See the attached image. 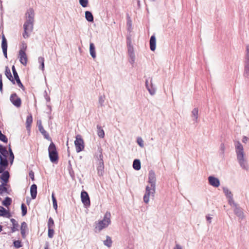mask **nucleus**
Instances as JSON below:
<instances>
[{
  "mask_svg": "<svg viewBox=\"0 0 249 249\" xmlns=\"http://www.w3.org/2000/svg\"><path fill=\"white\" fill-rule=\"evenodd\" d=\"M148 182L150 184L151 187L148 186L146 187L145 193L143 196V201L145 203L149 202L150 196H153L155 193L156 178L155 172L152 170L149 172Z\"/></svg>",
  "mask_w": 249,
  "mask_h": 249,
  "instance_id": "1",
  "label": "nucleus"
},
{
  "mask_svg": "<svg viewBox=\"0 0 249 249\" xmlns=\"http://www.w3.org/2000/svg\"><path fill=\"white\" fill-rule=\"evenodd\" d=\"M235 148L238 163L243 169L248 171L249 166L247 160L245 158V153L243 145L240 142L237 141L235 142Z\"/></svg>",
  "mask_w": 249,
  "mask_h": 249,
  "instance_id": "2",
  "label": "nucleus"
},
{
  "mask_svg": "<svg viewBox=\"0 0 249 249\" xmlns=\"http://www.w3.org/2000/svg\"><path fill=\"white\" fill-rule=\"evenodd\" d=\"M50 142L51 143L48 147V153L50 160L53 163H57L59 160L58 153L55 144L52 141Z\"/></svg>",
  "mask_w": 249,
  "mask_h": 249,
  "instance_id": "3",
  "label": "nucleus"
},
{
  "mask_svg": "<svg viewBox=\"0 0 249 249\" xmlns=\"http://www.w3.org/2000/svg\"><path fill=\"white\" fill-rule=\"evenodd\" d=\"M99 152L100 154L99 156H97V170L98 176H102L104 173L105 168L103 160V156L102 154V149L101 148H99Z\"/></svg>",
  "mask_w": 249,
  "mask_h": 249,
  "instance_id": "4",
  "label": "nucleus"
},
{
  "mask_svg": "<svg viewBox=\"0 0 249 249\" xmlns=\"http://www.w3.org/2000/svg\"><path fill=\"white\" fill-rule=\"evenodd\" d=\"M244 76L249 79V45L246 46V54L244 59Z\"/></svg>",
  "mask_w": 249,
  "mask_h": 249,
  "instance_id": "5",
  "label": "nucleus"
},
{
  "mask_svg": "<svg viewBox=\"0 0 249 249\" xmlns=\"http://www.w3.org/2000/svg\"><path fill=\"white\" fill-rule=\"evenodd\" d=\"M34 28V23L25 22L23 25L24 32L23 33V37L24 38H27L30 36V33H31Z\"/></svg>",
  "mask_w": 249,
  "mask_h": 249,
  "instance_id": "6",
  "label": "nucleus"
},
{
  "mask_svg": "<svg viewBox=\"0 0 249 249\" xmlns=\"http://www.w3.org/2000/svg\"><path fill=\"white\" fill-rule=\"evenodd\" d=\"M74 144L76 148V151L77 153L80 152L84 149V142L81 135H77L76 136V139L74 141Z\"/></svg>",
  "mask_w": 249,
  "mask_h": 249,
  "instance_id": "7",
  "label": "nucleus"
},
{
  "mask_svg": "<svg viewBox=\"0 0 249 249\" xmlns=\"http://www.w3.org/2000/svg\"><path fill=\"white\" fill-rule=\"evenodd\" d=\"M10 102L17 107H19L21 105V100L16 93H12L10 97Z\"/></svg>",
  "mask_w": 249,
  "mask_h": 249,
  "instance_id": "8",
  "label": "nucleus"
},
{
  "mask_svg": "<svg viewBox=\"0 0 249 249\" xmlns=\"http://www.w3.org/2000/svg\"><path fill=\"white\" fill-rule=\"evenodd\" d=\"M81 201L86 207H89L90 204V198L88 193L83 190L81 193Z\"/></svg>",
  "mask_w": 249,
  "mask_h": 249,
  "instance_id": "9",
  "label": "nucleus"
},
{
  "mask_svg": "<svg viewBox=\"0 0 249 249\" xmlns=\"http://www.w3.org/2000/svg\"><path fill=\"white\" fill-rule=\"evenodd\" d=\"M111 223V221H105V219L99 221L97 226L95 228V232L100 231L103 229L107 227Z\"/></svg>",
  "mask_w": 249,
  "mask_h": 249,
  "instance_id": "10",
  "label": "nucleus"
},
{
  "mask_svg": "<svg viewBox=\"0 0 249 249\" xmlns=\"http://www.w3.org/2000/svg\"><path fill=\"white\" fill-rule=\"evenodd\" d=\"M26 22L34 23L35 13L32 8H29L26 13Z\"/></svg>",
  "mask_w": 249,
  "mask_h": 249,
  "instance_id": "11",
  "label": "nucleus"
},
{
  "mask_svg": "<svg viewBox=\"0 0 249 249\" xmlns=\"http://www.w3.org/2000/svg\"><path fill=\"white\" fill-rule=\"evenodd\" d=\"M209 183L210 185L214 187H218L220 186V182L219 179L213 176H210L208 178Z\"/></svg>",
  "mask_w": 249,
  "mask_h": 249,
  "instance_id": "12",
  "label": "nucleus"
},
{
  "mask_svg": "<svg viewBox=\"0 0 249 249\" xmlns=\"http://www.w3.org/2000/svg\"><path fill=\"white\" fill-rule=\"evenodd\" d=\"M2 41H1V48L2 50V52L4 55V56L7 58V39L5 38L4 35L2 36L1 37Z\"/></svg>",
  "mask_w": 249,
  "mask_h": 249,
  "instance_id": "13",
  "label": "nucleus"
},
{
  "mask_svg": "<svg viewBox=\"0 0 249 249\" xmlns=\"http://www.w3.org/2000/svg\"><path fill=\"white\" fill-rule=\"evenodd\" d=\"M152 78H151V79H150V84L149 85L148 84V81L147 79H146L145 80V87H146V89H147V90L149 92V93L151 95H153L156 93V89L154 86V85H153V83L152 82Z\"/></svg>",
  "mask_w": 249,
  "mask_h": 249,
  "instance_id": "14",
  "label": "nucleus"
},
{
  "mask_svg": "<svg viewBox=\"0 0 249 249\" xmlns=\"http://www.w3.org/2000/svg\"><path fill=\"white\" fill-rule=\"evenodd\" d=\"M0 175V179L1 183H7L10 177V173L8 171H3Z\"/></svg>",
  "mask_w": 249,
  "mask_h": 249,
  "instance_id": "15",
  "label": "nucleus"
},
{
  "mask_svg": "<svg viewBox=\"0 0 249 249\" xmlns=\"http://www.w3.org/2000/svg\"><path fill=\"white\" fill-rule=\"evenodd\" d=\"M19 55L20 58V62L24 66H26L27 62V56L25 51L22 49H20L19 51Z\"/></svg>",
  "mask_w": 249,
  "mask_h": 249,
  "instance_id": "16",
  "label": "nucleus"
},
{
  "mask_svg": "<svg viewBox=\"0 0 249 249\" xmlns=\"http://www.w3.org/2000/svg\"><path fill=\"white\" fill-rule=\"evenodd\" d=\"M8 160L7 158H3L0 160V173L2 172L3 171H6V169L8 166Z\"/></svg>",
  "mask_w": 249,
  "mask_h": 249,
  "instance_id": "17",
  "label": "nucleus"
},
{
  "mask_svg": "<svg viewBox=\"0 0 249 249\" xmlns=\"http://www.w3.org/2000/svg\"><path fill=\"white\" fill-rule=\"evenodd\" d=\"M127 47V51L128 55L130 58V62L131 64H133L135 59V55L134 52V48L133 45L132 46H128Z\"/></svg>",
  "mask_w": 249,
  "mask_h": 249,
  "instance_id": "18",
  "label": "nucleus"
},
{
  "mask_svg": "<svg viewBox=\"0 0 249 249\" xmlns=\"http://www.w3.org/2000/svg\"><path fill=\"white\" fill-rule=\"evenodd\" d=\"M234 213L237 217L241 219H243L244 218L243 210L242 208L238 206V205L234 207Z\"/></svg>",
  "mask_w": 249,
  "mask_h": 249,
  "instance_id": "19",
  "label": "nucleus"
},
{
  "mask_svg": "<svg viewBox=\"0 0 249 249\" xmlns=\"http://www.w3.org/2000/svg\"><path fill=\"white\" fill-rule=\"evenodd\" d=\"M0 216L10 218L12 216V214L9 210H6L2 206H0Z\"/></svg>",
  "mask_w": 249,
  "mask_h": 249,
  "instance_id": "20",
  "label": "nucleus"
},
{
  "mask_svg": "<svg viewBox=\"0 0 249 249\" xmlns=\"http://www.w3.org/2000/svg\"><path fill=\"white\" fill-rule=\"evenodd\" d=\"M150 49L152 51H154L156 47V38L154 35H152L150 39Z\"/></svg>",
  "mask_w": 249,
  "mask_h": 249,
  "instance_id": "21",
  "label": "nucleus"
},
{
  "mask_svg": "<svg viewBox=\"0 0 249 249\" xmlns=\"http://www.w3.org/2000/svg\"><path fill=\"white\" fill-rule=\"evenodd\" d=\"M37 185L36 184H33L31 185L30 188V193L31 197L33 199H35L37 196Z\"/></svg>",
  "mask_w": 249,
  "mask_h": 249,
  "instance_id": "22",
  "label": "nucleus"
},
{
  "mask_svg": "<svg viewBox=\"0 0 249 249\" xmlns=\"http://www.w3.org/2000/svg\"><path fill=\"white\" fill-rule=\"evenodd\" d=\"M5 74L7 78L13 84H15V80L14 78L13 77L10 70L9 69V68L7 66L5 68Z\"/></svg>",
  "mask_w": 249,
  "mask_h": 249,
  "instance_id": "23",
  "label": "nucleus"
},
{
  "mask_svg": "<svg viewBox=\"0 0 249 249\" xmlns=\"http://www.w3.org/2000/svg\"><path fill=\"white\" fill-rule=\"evenodd\" d=\"M10 221L11 222L12 224L13 227L11 228V232H14L17 231L18 230V227L19 226L18 223V221H17L14 218H11Z\"/></svg>",
  "mask_w": 249,
  "mask_h": 249,
  "instance_id": "24",
  "label": "nucleus"
},
{
  "mask_svg": "<svg viewBox=\"0 0 249 249\" xmlns=\"http://www.w3.org/2000/svg\"><path fill=\"white\" fill-rule=\"evenodd\" d=\"M89 52L90 55L93 59L96 58L95 47L93 43L90 42L89 44Z\"/></svg>",
  "mask_w": 249,
  "mask_h": 249,
  "instance_id": "25",
  "label": "nucleus"
},
{
  "mask_svg": "<svg viewBox=\"0 0 249 249\" xmlns=\"http://www.w3.org/2000/svg\"><path fill=\"white\" fill-rule=\"evenodd\" d=\"M85 18L89 22H93L94 21L93 16L90 11H86L85 12Z\"/></svg>",
  "mask_w": 249,
  "mask_h": 249,
  "instance_id": "26",
  "label": "nucleus"
},
{
  "mask_svg": "<svg viewBox=\"0 0 249 249\" xmlns=\"http://www.w3.org/2000/svg\"><path fill=\"white\" fill-rule=\"evenodd\" d=\"M97 133L99 137L100 138H104L105 137V132L102 126L99 124H97Z\"/></svg>",
  "mask_w": 249,
  "mask_h": 249,
  "instance_id": "27",
  "label": "nucleus"
},
{
  "mask_svg": "<svg viewBox=\"0 0 249 249\" xmlns=\"http://www.w3.org/2000/svg\"><path fill=\"white\" fill-rule=\"evenodd\" d=\"M33 122V117L31 114L28 115L26 120V128L27 130H30L31 124Z\"/></svg>",
  "mask_w": 249,
  "mask_h": 249,
  "instance_id": "28",
  "label": "nucleus"
},
{
  "mask_svg": "<svg viewBox=\"0 0 249 249\" xmlns=\"http://www.w3.org/2000/svg\"><path fill=\"white\" fill-rule=\"evenodd\" d=\"M133 167L135 170H136L137 171H138L141 169V161H140V160L135 159L133 160Z\"/></svg>",
  "mask_w": 249,
  "mask_h": 249,
  "instance_id": "29",
  "label": "nucleus"
},
{
  "mask_svg": "<svg viewBox=\"0 0 249 249\" xmlns=\"http://www.w3.org/2000/svg\"><path fill=\"white\" fill-rule=\"evenodd\" d=\"M12 202V198L9 196H6L2 201V204L6 207H8L10 205H11Z\"/></svg>",
  "mask_w": 249,
  "mask_h": 249,
  "instance_id": "30",
  "label": "nucleus"
},
{
  "mask_svg": "<svg viewBox=\"0 0 249 249\" xmlns=\"http://www.w3.org/2000/svg\"><path fill=\"white\" fill-rule=\"evenodd\" d=\"M39 132L42 134V135L44 136V138L47 139L49 141H52V139L50 137L49 133L44 129H42L39 131Z\"/></svg>",
  "mask_w": 249,
  "mask_h": 249,
  "instance_id": "31",
  "label": "nucleus"
},
{
  "mask_svg": "<svg viewBox=\"0 0 249 249\" xmlns=\"http://www.w3.org/2000/svg\"><path fill=\"white\" fill-rule=\"evenodd\" d=\"M223 191L224 193L225 194V196L227 198L231 197V196H233V195L231 193V191H230L227 187H223Z\"/></svg>",
  "mask_w": 249,
  "mask_h": 249,
  "instance_id": "32",
  "label": "nucleus"
},
{
  "mask_svg": "<svg viewBox=\"0 0 249 249\" xmlns=\"http://www.w3.org/2000/svg\"><path fill=\"white\" fill-rule=\"evenodd\" d=\"M0 153L3 157L7 158L8 151L6 147L2 145L0 147Z\"/></svg>",
  "mask_w": 249,
  "mask_h": 249,
  "instance_id": "33",
  "label": "nucleus"
},
{
  "mask_svg": "<svg viewBox=\"0 0 249 249\" xmlns=\"http://www.w3.org/2000/svg\"><path fill=\"white\" fill-rule=\"evenodd\" d=\"M112 241L111 238L108 235L106 236V240L104 241V244L107 247H110L112 246Z\"/></svg>",
  "mask_w": 249,
  "mask_h": 249,
  "instance_id": "34",
  "label": "nucleus"
},
{
  "mask_svg": "<svg viewBox=\"0 0 249 249\" xmlns=\"http://www.w3.org/2000/svg\"><path fill=\"white\" fill-rule=\"evenodd\" d=\"M38 62L40 65L39 68L43 71L44 70V58L41 56L39 57Z\"/></svg>",
  "mask_w": 249,
  "mask_h": 249,
  "instance_id": "35",
  "label": "nucleus"
},
{
  "mask_svg": "<svg viewBox=\"0 0 249 249\" xmlns=\"http://www.w3.org/2000/svg\"><path fill=\"white\" fill-rule=\"evenodd\" d=\"M7 183H1L0 185V195H2L3 193L7 192V188L6 187Z\"/></svg>",
  "mask_w": 249,
  "mask_h": 249,
  "instance_id": "36",
  "label": "nucleus"
},
{
  "mask_svg": "<svg viewBox=\"0 0 249 249\" xmlns=\"http://www.w3.org/2000/svg\"><path fill=\"white\" fill-rule=\"evenodd\" d=\"M13 246L16 248H19L22 247L23 245L21 240H15L13 241Z\"/></svg>",
  "mask_w": 249,
  "mask_h": 249,
  "instance_id": "37",
  "label": "nucleus"
},
{
  "mask_svg": "<svg viewBox=\"0 0 249 249\" xmlns=\"http://www.w3.org/2000/svg\"><path fill=\"white\" fill-rule=\"evenodd\" d=\"M0 141L3 142L4 143H7L8 141V139L6 136L3 134L1 131L0 130Z\"/></svg>",
  "mask_w": 249,
  "mask_h": 249,
  "instance_id": "38",
  "label": "nucleus"
},
{
  "mask_svg": "<svg viewBox=\"0 0 249 249\" xmlns=\"http://www.w3.org/2000/svg\"><path fill=\"white\" fill-rule=\"evenodd\" d=\"M22 216H25L27 213V208L25 204L22 203L21 205Z\"/></svg>",
  "mask_w": 249,
  "mask_h": 249,
  "instance_id": "39",
  "label": "nucleus"
},
{
  "mask_svg": "<svg viewBox=\"0 0 249 249\" xmlns=\"http://www.w3.org/2000/svg\"><path fill=\"white\" fill-rule=\"evenodd\" d=\"M52 201H53V207L55 210H57V202L56 198H55L53 193L52 195Z\"/></svg>",
  "mask_w": 249,
  "mask_h": 249,
  "instance_id": "40",
  "label": "nucleus"
},
{
  "mask_svg": "<svg viewBox=\"0 0 249 249\" xmlns=\"http://www.w3.org/2000/svg\"><path fill=\"white\" fill-rule=\"evenodd\" d=\"M12 72H13V75H14V80H17L18 78H19V76L18 75V73L17 71V70L15 68V66H13L12 67Z\"/></svg>",
  "mask_w": 249,
  "mask_h": 249,
  "instance_id": "41",
  "label": "nucleus"
},
{
  "mask_svg": "<svg viewBox=\"0 0 249 249\" xmlns=\"http://www.w3.org/2000/svg\"><path fill=\"white\" fill-rule=\"evenodd\" d=\"M228 203L231 206H233L234 207L236 206L237 205H238V204L234 202L233 198V196H231V197L228 198Z\"/></svg>",
  "mask_w": 249,
  "mask_h": 249,
  "instance_id": "42",
  "label": "nucleus"
},
{
  "mask_svg": "<svg viewBox=\"0 0 249 249\" xmlns=\"http://www.w3.org/2000/svg\"><path fill=\"white\" fill-rule=\"evenodd\" d=\"M198 109L197 108H195L192 111V116L195 117V120H196L198 118Z\"/></svg>",
  "mask_w": 249,
  "mask_h": 249,
  "instance_id": "43",
  "label": "nucleus"
},
{
  "mask_svg": "<svg viewBox=\"0 0 249 249\" xmlns=\"http://www.w3.org/2000/svg\"><path fill=\"white\" fill-rule=\"evenodd\" d=\"M80 5L84 8L87 7L88 5V0H79Z\"/></svg>",
  "mask_w": 249,
  "mask_h": 249,
  "instance_id": "44",
  "label": "nucleus"
},
{
  "mask_svg": "<svg viewBox=\"0 0 249 249\" xmlns=\"http://www.w3.org/2000/svg\"><path fill=\"white\" fill-rule=\"evenodd\" d=\"M54 226V221L52 217H50L49 218L48 222V228H53Z\"/></svg>",
  "mask_w": 249,
  "mask_h": 249,
  "instance_id": "45",
  "label": "nucleus"
},
{
  "mask_svg": "<svg viewBox=\"0 0 249 249\" xmlns=\"http://www.w3.org/2000/svg\"><path fill=\"white\" fill-rule=\"evenodd\" d=\"M54 231L53 230V228H48V235L49 238H53L54 234Z\"/></svg>",
  "mask_w": 249,
  "mask_h": 249,
  "instance_id": "46",
  "label": "nucleus"
},
{
  "mask_svg": "<svg viewBox=\"0 0 249 249\" xmlns=\"http://www.w3.org/2000/svg\"><path fill=\"white\" fill-rule=\"evenodd\" d=\"M28 230V226L27 223L25 222H23L21 223V227H20V231H22L23 230V231H25Z\"/></svg>",
  "mask_w": 249,
  "mask_h": 249,
  "instance_id": "47",
  "label": "nucleus"
},
{
  "mask_svg": "<svg viewBox=\"0 0 249 249\" xmlns=\"http://www.w3.org/2000/svg\"><path fill=\"white\" fill-rule=\"evenodd\" d=\"M17 82V85L23 91L25 90V88L22 83H21L20 78H18L17 80H15Z\"/></svg>",
  "mask_w": 249,
  "mask_h": 249,
  "instance_id": "48",
  "label": "nucleus"
},
{
  "mask_svg": "<svg viewBox=\"0 0 249 249\" xmlns=\"http://www.w3.org/2000/svg\"><path fill=\"white\" fill-rule=\"evenodd\" d=\"M137 142L141 147H143V141L141 137H138L137 138Z\"/></svg>",
  "mask_w": 249,
  "mask_h": 249,
  "instance_id": "49",
  "label": "nucleus"
},
{
  "mask_svg": "<svg viewBox=\"0 0 249 249\" xmlns=\"http://www.w3.org/2000/svg\"><path fill=\"white\" fill-rule=\"evenodd\" d=\"M110 213L109 212H107L104 215L103 219H105V221H108L109 220H110Z\"/></svg>",
  "mask_w": 249,
  "mask_h": 249,
  "instance_id": "50",
  "label": "nucleus"
},
{
  "mask_svg": "<svg viewBox=\"0 0 249 249\" xmlns=\"http://www.w3.org/2000/svg\"><path fill=\"white\" fill-rule=\"evenodd\" d=\"M105 102V97L100 96L99 97V104L101 107H103L104 106V103Z\"/></svg>",
  "mask_w": 249,
  "mask_h": 249,
  "instance_id": "51",
  "label": "nucleus"
},
{
  "mask_svg": "<svg viewBox=\"0 0 249 249\" xmlns=\"http://www.w3.org/2000/svg\"><path fill=\"white\" fill-rule=\"evenodd\" d=\"M126 45L132 46V40L130 36H127L126 37Z\"/></svg>",
  "mask_w": 249,
  "mask_h": 249,
  "instance_id": "52",
  "label": "nucleus"
},
{
  "mask_svg": "<svg viewBox=\"0 0 249 249\" xmlns=\"http://www.w3.org/2000/svg\"><path fill=\"white\" fill-rule=\"evenodd\" d=\"M37 125L38 126L39 131L43 128V127L42 125V122L40 120H38L37 121Z\"/></svg>",
  "mask_w": 249,
  "mask_h": 249,
  "instance_id": "53",
  "label": "nucleus"
},
{
  "mask_svg": "<svg viewBox=\"0 0 249 249\" xmlns=\"http://www.w3.org/2000/svg\"><path fill=\"white\" fill-rule=\"evenodd\" d=\"M29 176L31 178L32 181L35 180L34 172L33 171H30L29 173Z\"/></svg>",
  "mask_w": 249,
  "mask_h": 249,
  "instance_id": "54",
  "label": "nucleus"
},
{
  "mask_svg": "<svg viewBox=\"0 0 249 249\" xmlns=\"http://www.w3.org/2000/svg\"><path fill=\"white\" fill-rule=\"evenodd\" d=\"M14 158H15L14 155H12V154H11V155H9V162H10V163L11 165L13 164L14 160Z\"/></svg>",
  "mask_w": 249,
  "mask_h": 249,
  "instance_id": "55",
  "label": "nucleus"
},
{
  "mask_svg": "<svg viewBox=\"0 0 249 249\" xmlns=\"http://www.w3.org/2000/svg\"><path fill=\"white\" fill-rule=\"evenodd\" d=\"M220 150L222 151V155L223 156L224 155V149H225V146H224V144L222 143L221 144H220Z\"/></svg>",
  "mask_w": 249,
  "mask_h": 249,
  "instance_id": "56",
  "label": "nucleus"
},
{
  "mask_svg": "<svg viewBox=\"0 0 249 249\" xmlns=\"http://www.w3.org/2000/svg\"><path fill=\"white\" fill-rule=\"evenodd\" d=\"M7 151H8V152H9V155H11V154H12V155H14L12 151L10 144H9L8 145V150H7Z\"/></svg>",
  "mask_w": 249,
  "mask_h": 249,
  "instance_id": "57",
  "label": "nucleus"
},
{
  "mask_svg": "<svg viewBox=\"0 0 249 249\" xmlns=\"http://www.w3.org/2000/svg\"><path fill=\"white\" fill-rule=\"evenodd\" d=\"M173 249H182V248L180 245L177 244Z\"/></svg>",
  "mask_w": 249,
  "mask_h": 249,
  "instance_id": "58",
  "label": "nucleus"
},
{
  "mask_svg": "<svg viewBox=\"0 0 249 249\" xmlns=\"http://www.w3.org/2000/svg\"><path fill=\"white\" fill-rule=\"evenodd\" d=\"M45 93H46V95H45V99L46 100V101L47 102H50V97L48 96L47 95V93H46V91H45Z\"/></svg>",
  "mask_w": 249,
  "mask_h": 249,
  "instance_id": "59",
  "label": "nucleus"
},
{
  "mask_svg": "<svg viewBox=\"0 0 249 249\" xmlns=\"http://www.w3.org/2000/svg\"><path fill=\"white\" fill-rule=\"evenodd\" d=\"M21 236L23 238H25L26 237V232L23 231V230H22V231H21Z\"/></svg>",
  "mask_w": 249,
  "mask_h": 249,
  "instance_id": "60",
  "label": "nucleus"
},
{
  "mask_svg": "<svg viewBox=\"0 0 249 249\" xmlns=\"http://www.w3.org/2000/svg\"><path fill=\"white\" fill-rule=\"evenodd\" d=\"M248 138L247 137L244 136L242 139V142L246 143L247 142V141H248Z\"/></svg>",
  "mask_w": 249,
  "mask_h": 249,
  "instance_id": "61",
  "label": "nucleus"
},
{
  "mask_svg": "<svg viewBox=\"0 0 249 249\" xmlns=\"http://www.w3.org/2000/svg\"><path fill=\"white\" fill-rule=\"evenodd\" d=\"M207 220L210 223L211 222L212 217L209 215L206 216Z\"/></svg>",
  "mask_w": 249,
  "mask_h": 249,
  "instance_id": "62",
  "label": "nucleus"
},
{
  "mask_svg": "<svg viewBox=\"0 0 249 249\" xmlns=\"http://www.w3.org/2000/svg\"><path fill=\"white\" fill-rule=\"evenodd\" d=\"M127 25L130 27L131 26V21L130 19L128 20Z\"/></svg>",
  "mask_w": 249,
  "mask_h": 249,
  "instance_id": "63",
  "label": "nucleus"
},
{
  "mask_svg": "<svg viewBox=\"0 0 249 249\" xmlns=\"http://www.w3.org/2000/svg\"><path fill=\"white\" fill-rule=\"evenodd\" d=\"M44 249H49V243L48 242H46L45 244V247Z\"/></svg>",
  "mask_w": 249,
  "mask_h": 249,
  "instance_id": "64",
  "label": "nucleus"
}]
</instances>
